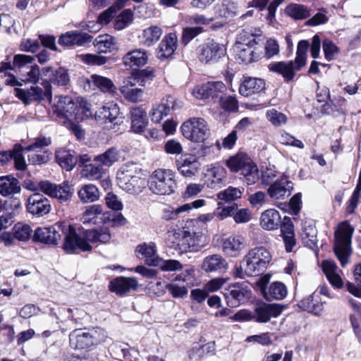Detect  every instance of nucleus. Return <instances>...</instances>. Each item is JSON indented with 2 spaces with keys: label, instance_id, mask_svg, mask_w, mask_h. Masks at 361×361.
I'll use <instances>...</instances> for the list:
<instances>
[{
  "label": "nucleus",
  "instance_id": "obj_1",
  "mask_svg": "<svg viewBox=\"0 0 361 361\" xmlns=\"http://www.w3.org/2000/svg\"><path fill=\"white\" fill-rule=\"evenodd\" d=\"M63 235L62 249L66 253H74L77 250L90 251L92 249L90 243H106L111 239L109 228L86 230L82 236H79L74 226L66 222H58L50 227L37 228L33 235V239L46 244L56 245Z\"/></svg>",
  "mask_w": 361,
  "mask_h": 361
},
{
  "label": "nucleus",
  "instance_id": "obj_2",
  "mask_svg": "<svg viewBox=\"0 0 361 361\" xmlns=\"http://www.w3.org/2000/svg\"><path fill=\"white\" fill-rule=\"evenodd\" d=\"M203 235L200 233L173 229L166 233V243L179 254L195 252L203 246Z\"/></svg>",
  "mask_w": 361,
  "mask_h": 361
},
{
  "label": "nucleus",
  "instance_id": "obj_3",
  "mask_svg": "<svg viewBox=\"0 0 361 361\" xmlns=\"http://www.w3.org/2000/svg\"><path fill=\"white\" fill-rule=\"evenodd\" d=\"M117 180L118 186L131 195L141 193L146 186L141 169L134 163H126L119 169Z\"/></svg>",
  "mask_w": 361,
  "mask_h": 361
},
{
  "label": "nucleus",
  "instance_id": "obj_4",
  "mask_svg": "<svg viewBox=\"0 0 361 361\" xmlns=\"http://www.w3.org/2000/svg\"><path fill=\"white\" fill-rule=\"evenodd\" d=\"M232 173H239L247 185H253L259 179V169L252 159L244 152L230 157L226 161Z\"/></svg>",
  "mask_w": 361,
  "mask_h": 361
},
{
  "label": "nucleus",
  "instance_id": "obj_5",
  "mask_svg": "<svg viewBox=\"0 0 361 361\" xmlns=\"http://www.w3.org/2000/svg\"><path fill=\"white\" fill-rule=\"evenodd\" d=\"M154 77L153 71L142 69L133 73L123 82L120 91L123 97L133 103L141 102L143 99L144 91L142 88L137 87L136 85L145 86V79H152Z\"/></svg>",
  "mask_w": 361,
  "mask_h": 361
},
{
  "label": "nucleus",
  "instance_id": "obj_6",
  "mask_svg": "<svg viewBox=\"0 0 361 361\" xmlns=\"http://www.w3.org/2000/svg\"><path fill=\"white\" fill-rule=\"evenodd\" d=\"M353 227L347 221L339 224L334 233V252L344 267L348 262L351 254V239Z\"/></svg>",
  "mask_w": 361,
  "mask_h": 361
},
{
  "label": "nucleus",
  "instance_id": "obj_7",
  "mask_svg": "<svg viewBox=\"0 0 361 361\" xmlns=\"http://www.w3.org/2000/svg\"><path fill=\"white\" fill-rule=\"evenodd\" d=\"M271 259V254L265 247H257L248 251L242 264L247 276H256L265 270Z\"/></svg>",
  "mask_w": 361,
  "mask_h": 361
},
{
  "label": "nucleus",
  "instance_id": "obj_8",
  "mask_svg": "<svg viewBox=\"0 0 361 361\" xmlns=\"http://www.w3.org/2000/svg\"><path fill=\"white\" fill-rule=\"evenodd\" d=\"M175 178L176 173L171 169H156L150 176L149 188L156 195H170L176 186Z\"/></svg>",
  "mask_w": 361,
  "mask_h": 361
},
{
  "label": "nucleus",
  "instance_id": "obj_9",
  "mask_svg": "<svg viewBox=\"0 0 361 361\" xmlns=\"http://www.w3.org/2000/svg\"><path fill=\"white\" fill-rule=\"evenodd\" d=\"M183 135L194 142H203L209 134V128L202 118H191L185 121L181 127Z\"/></svg>",
  "mask_w": 361,
  "mask_h": 361
},
{
  "label": "nucleus",
  "instance_id": "obj_10",
  "mask_svg": "<svg viewBox=\"0 0 361 361\" xmlns=\"http://www.w3.org/2000/svg\"><path fill=\"white\" fill-rule=\"evenodd\" d=\"M38 188L41 192L57 199L61 203L70 202L73 195V188L66 182L56 185L48 180H42L38 183Z\"/></svg>",
  "mask_w": 361,
  "mask_h": 361
},
{
  "label": "nucleus",
  "instance_id": "obj_11",
  "mask_svg": "<svg viewBox=\"0 0 361 361\" xmlns=\"http://www.w3.org/2000/svg\"><path fill=\"white\" fill-rule=\"evenodd\" d=\"M198 57L204 63H214L226 55L225 47L212 40L200 45L197 48Z\"/></svg>",
  "mask_w": 361,
  "mask_h": 361
},
{
  "label": "nucleus",
  "instance_id": "obj_12",
  "mask_svg": "<svg viewBox=\"0 0 361 361\" xmlns=\"http://www.w3.org/2000/svg\"><path fill=\"white\" fill-rule=\"evenodd\" d=\"M56 99L57 100L54 104V111L58 116L66 118L70 121L73 119L78 120V113L80 109L71 97L59 96Z\"/></svg>",
  "mask_w": 361,
  "mask_h": 361
},
{
  "label": "nucleus",
  "instance_id": "obj_13",
  "mask_svg": "<svg viewBox=\"0 0 361 361\" xmlns=\"http://www.w3.org/2000/svg\"><path fill=\"white\" fill-rule=\"evenodd\" d=\"M255 39L250 40L247 43L238 42L234 47L236 56L238 59L245 63H252L260 59L262 51L257 47H253L257 44Z\"/></svg>",
  "mask_w": 361,
  "mask_h": 361
},
{
  "label": "nucleus",
  "instance_id": "obj_14",
  "mask_svg": "<svg viewBox=\"0 0 361 361\" xmlns=\"http://www.w3.org/2000/svg\"><path fill=\"white\" fill-rule=\"evenodd\" d=\"M44 90L38 86L32 87L30 90L17 88L16 95L25 104H29L33 101H40L51 97L50 85L48 82H44Z\"/></svg>",
  "mask_w": 361,
  "mask_h": 361
},
{
  "label": "nucleus",
  "instance_id": "obj_15",
  "mask_svg": "<svg viewBox=\"0 0 361 361\" xmlns=\"http://www.w3.org/2000/svg\"><path fill=\"white\" fill-rule=\"evenodd\" d=\"M250 295V290L244 283L231 284L224 293L228 304L231 306H238L241 301L248 299Z\"/></svg>",
  "mask_w": 361,
  "mask_h": 361
},
{
  "label": "nucleus",
  "instance_id": "obj_16",
  "mask_svg": "<svg viewBox=\"0 0 361 361\" xmlns=\"http://www.w3.org/2000/svg\"><path fill=\"white\" fill-rule=\"evenodd\" d=\"M26 207L29 213L37 216H42L48 214L51 210V204L49 200L37 192L29 197Z\"/></svg>",
  "mask_w": 361,
  "mask_h": 361
},
{
  "label": "nucleus",
  "instance_id": "obj_17",
  "mask_svg": "<svg viewBox=\"0 0 361 361\" xmlns=\"http://www.w3.org/2000/svg\"><path fill=\"white\" fill-rule=\"evenodd\" d=\"M96 331H83L76 329L70 334V344L75 349H85L93 345L96 342Z\"/></svg>",
  "mask_w": 361,
  "mask_h": 361
},
{
  "label": "nucleus",
  "instance_id": "obj_18",
  "mask_svg": "<svg viewBox=\"0 0 361 361\" xmlns=\"http://www.w3.org/2000/svg\"><path fill=\"white\" fill-rule=\"evenodd\" d=\"M293 184L286 177H281L269 185L268 195L274 200H283L290 195Z\"/></svg>",
  "mask_w": 361,
  "mask_h": 361
},
{
  "label": "nucleus",
  "instance_id": "obj_19",
  "mask_svg": "<svg viewBox=\"0 0 361 361\" xmlns=\"http://www.w3.org/2000/svg\"><path fill=\"white\" fill-rule=\"evenodd\" d=\"M227 172L224 167L215 165L207 169L204 175L205 184L212 189L221 188L225 183Z\"/></svg>",
  "mask_w": 361,
  "mask_h": 361
},
{
  "label": "nucleus",
  "instance_id": "obj_20",
  "mask_svg": "<svg viewBox=\"0 0 361 361\" xmlns=\"http://www.w3.org/2000/svg\"><path fill=\"white\" fill-rule=\"evenodd\" d=\"M283 308L278 304L263 303L258 305L255 310L253 318L259 323L268 322L271 317H277L282 312Z\"/></svg>",
  "mask_w": 361,
  "mask_h": 361
},
{
  "label": "nucleus",
  "instance_id": "obj_21",
  "mask_svg": "<svg viewBox=\"0 0 361 361\" xmlns=\"http://www.w3.org/2000/svg\"><path fill=\"white\" fill-rule=\"evenodd\" d=\"M177 169L184 177L191 178L195 176L200 169V163L196 157L191 154L181 156L176 161Z\"/></svg>",
  "mask_w": 361,
  "mask_h": 361
},
{
  "label": "nucleus",
  "instance_id": "obj_22",
  "mask_svg": "<svg viewBox=\"0 0 361 361\" xmlns=\"http://www.w3.org/2000/svg\"><path fill=\"white\" fill-rule=\"evenodd\" d=\"M262 292L267 300H282L287 295V288L286 286L281 282H274L271 283L269 287H266V283L268 282V279L265 277L261 280Z\"/></svg>",
  "mask_w": 361,
  "mask_h": 361
},
{
  "label": "nucleus",
  "instance_id": "obj_23",
  "mask_svg": "<svg viewBox=\"0 0 361 361\" xmlns=\"http://www.w3.org/2000/svg\"><path fill=\"white\" fill-rule=\"evenodd\" d=\"M265 89L264 80L257 78L246 77L239 87V93L243 97L258 94Z\"/></svg>",
  "mask_w": 361,
  "mask_h": 361
},
{
  "label": "nucleus",
  "instance_id": "obj_24",
  "mask_svg": "<svg viewBox=\"0 0 361 361\" xmlns=\"http://www.w3.org/2000/svg\"><path fill=\"white\" fill-rule=\"evenodd\" d=\"M138 282L134 277H117L110 281L109 288L111 292L123 295L131 290H135Z\"/></svg>",
  "mask_w": 361,
  "mask_h": 361
},
{
  "label": "nucleus",
  "instance_id": "obj_25",
  "mask_svg": "<svg viewBox=\"0 0 361 361\" xmlns=\"http://www.w3.org/2000/svg\"><path fill=\"white\" fill-rule=\"evenodd\" d=\"M147 61L148 52L141 48L129 51L123 57V64L132 68L144 66Z\"/></svg>",
  "mask_w": 361,
  "mask_h": 361
},
{
  "label": "nucleus",
  "instance_id": "obj_26",
  "mask_svg": "<svg viewBox=\"0 0 361 361\" xmlns=\"http://www.w3.org/2000/svg\"><path fill=\"white\" fill-rule=\"evenodd\" d=\"M245 238L240 235H231L222 243L224 252L229 257H236L245 247Z\"/></svg>",
  "mask_w": 361,
  "mask_h": 361
},
{
  "label": "nucleus",
  "instance_id": "obj_27",
  "mask_svg": "<svg viewBox=\"0 0 361 361\" xmlns=\"http://www.w3.org/2000/svg\"><path fill=\"white\" fill-rule=\"evenodd\" d=\"M120 114L119 107L117 104L110 102L101 107L94 113L95 119L104 121L109 123H114V125L118 124V116Z\"/></svg>",
  "mask_w": 361,
  "mask_h": 361
},
{
  "label": "nucleus",
  "instance_id": "obj_28",
  "mask_svg": "<svg viewBox=\"0 0 361 361\" xmlns=\"http://www.w3.org/2000/svg\"><path fill=\"white\" fill-rule=\"evenodd\" d=\"M177 47V37L173 33H169L164 36L157 50V56L161 60L171 56Z\"/></svg>",
  "mask_w": 361,
  "mask_h": 361
},
{
  "label": "nucleus",
  "instance_id": "obj_29",
  "mask_svg": "<svg viewBox=\"0 0 361 361\" xmlns=\"http://www.w3.org/2000/svg\"><path fill=\"white\" fill-rule=\"evenodd\" d=\"M92 37L84 32H68L62 35L59 44L64 46H83L92 40Z\"/></svg>",
  "mask_w": 361,
  "mask_h": 361
},
{
  "label": "nucleus",
  "instance_id": "obj_30",
  "mask_svg": "<svg viewBox=\"0 0 361 361\" xmlns=\"http://www.w3.org/2000/svg\"><path fill=\"white\" fill-rule=\"evenodd\" d=\"M131 129L135 133L145 132L148 121L147 114L142 107L136 106L130 109Z\"/></svg>",
  "mask_w": 361,
  "mask_h": 361
},
{
  "label": "nucleus",
  "instance_id": "obj_31",
  "mask_svg": "<svg viewBox=\"0 0 361 361\" xmlns=\"http://www.w3.org/2000/svg\"><path fill=\"white\" fill-rule=\"evenodd\" d=\"M281 224V217L279 212L274 209H269L262 213L260 226L267 231L278 229Z\"/></svg>",
  "mask_w": 361,
  "mask_h": 361
},
{
  "label": "nucleus",
  "instance_id": "obj_32",
  "mask_svg": "<svg viewBox=\"0 0 361 361\" xmlns=\"http://www.w3.org/2000/svg\"><path fill=\"white\" fill-rule=\"evenodd\" d=\"M228 268L226 260L220 255L206 257L202 262V269L206 272H221Z\"/></svg>",
  "mask_w": 361,
  "mask_h": 361
},
{
  "label": "nucleus",
  "instance_id": "obj_33",
  "mask_svg": "<svg viewBox=\"0 0 361 361\" xmlns=\"http://www.w3.org/2000/svg\"><path fill=\"white\" fill-rule=\"evenodd\" d=\"M42 75L44 77V81H50L59 85H66L69 81V77L67 71L62 68L54 70L50 66L42 68Z\"/></svg>",
  "mask_w": 361,
  "mask_h": 361
},
{
  "label": "nucleus",
  "instance_id": "obj_34",
  "mask_svg": "<svg viewBox=\"0 0 361 361\" xmlns=\"http://www.w3.org/2000/svg\"><path fill=\"white\" fill-rule=\"evenodd\" d=\"M162 29L157 25H151L142 30L138 38L141 44L145 47H152L156 44L162 35Z\"/></svg>",
  "mask_w": 361,
  "mask_h": 361
},
{
  "label": "nucleus",
  "instance_id": "obj_35",
  "mask_svg": "<svg viewBox=\"0 0 361 361\" xmlns=\"http://www.w3.org/2000/svg\"><path fill=\"white\" fill-rule=\"evenodd\" d=\"M299 306L303 310L319 315L322 312L323 302L321 301L319 294L313 293L303 298L299 303Z\"/></svg>",
  "mask_w": 361,
  "mask_h": 361
},
{
  "label": "nucleus",
  "instance_id": "obj_36",
  "mask_svg": "<svg viewBox=\"0 0 361 361\" xmlns=\"http://www.w3.org/2000/svg\"><path fill=\"white\" fill-rule=\"evenodd\" d=\"M322 270L325 274L330 283L336 287L341 288L343 286V281L338 274V267L332 260H324L322 262Z\"/></svg>",
  "mask_w": 361,
  "mask_h": 361
},
{
  "label": "nucleus",
  "instance_id": "obj_37",
  "mask_svg": "<svg viewBox=\"0 0 361 361\" xmlns=\"http://www.w3.org/2000/svg\"><path fill=\"white\" fill-rule=\"evenodd\" d=\"M20 186L17 178L11 176L0 177V194L4 197L19 193Z\"/></svg>",
  "mask_w": 361,
  "mask_h": 361
},
{
  "label": "nucleus",
  "instance_id": "obj_38",
  "mask_svg": "<svg viewBox=\"0 0 361 361\" xmlns=\"http://www.w3.org/2000/svg\"><path fill=\"white\" fill-rule=\"evenodd\" d=\"M294 61L288 63L280 61L271 63L269 65V71L281 75L286 81L292 80L295 76Z\"/></svg>",
  "mask_w": 361,
  "mask_h": 361
},
{
  "label": "nucleus",
  "instance_id": "obj_39",
  "mask_svg": "<svg viewBox=\"0 0 361 361\" xmlns=\"http://www.w3.org/2000/svg\"><path fill=\"white\" fill-rule=\"evenodd\" d=\"M93 45L99 53H111L116 49V39L110 35H101L97 37Z\"/></svg>",
  "mask_w": 361,
  "mask_h": 361
},
{
  "label": "nucleus",
  "instance_id": "obj_40",
  "mask_svg": "<svg viewBox=\"0 0 361 361\" xmlns=\"http://www.w3.org/2000/svg\"><path fill=\"white\" fill-rule=\"evenodd\" d=\"M59 164L66 171H71L78 162L77 157L69 150L59 149L56 152Z\"/></svg>",
  "mask_w": 361,
  "mask_h": 361
},
{
  "label": "nucleus",
  "instance_id": "obj_41",
  "mask_svg": "<svg viewBox=\"0 0 361 361\" xmlns=\"http://www.w3.org/2000/svg\"><path fill=\"white\" fill-rule=\"evenodd\" d=\"M350 304L353 310L350 316V321L354 333L361 341V304L354 300H350Z\"/></svg>",
  "mask_w": 361,
  "mask_h": 361
},
{
  "label": "nucleus",
  "instance_id": "obj_42",
  "mask_svg": "<svg viewBox=\"0 0 361 361\" xmlns=\"http://www.w3.org/2000/svg\"><path fill=\"white\" fill-rule=\"evenodd\" d=\"M78 195L82 202L90 203L99 200V191L94 185L86 184L78 190Z\"/></svg>",
  "mask_w": 361,
  "mask_h": 361
},
{
  "label": "nucleus",
  "instance_id": "obj_43",
  "mask_svg": "<svg viewBox=\"0 0 361 361\" xmlns=\"http://www.w3.org/2000/svg\"><path fill=\"white\" fill-rule=\"evenodd\" d=\"M136 252L140 255L142 257L145 258V262L147 264L152 266V262L159 257L157 255L156 245L154 243H143L137 245Z\"/></svg>",
  "mask_w": 361,
  "mask_h": 361
},
{
  "label": "nucleus",
  "instance_id": "obj_44",
  "mask_svg": "<svg viewBox=\"0 0 361 361\" xmlns=\"http://www.w3.org/2000/svg\"><path fill=\"white\" fill-rule=\"evenodd\" d=\"M120 159V153L115 147L108 149L104 153L95 156L94 161L103 166H111Z\"/></svg>",
  "mask_w": 361,
  "mask_h": 361
},
{
  "label": "nucleus",
  "instance_id": "obj_45",
  "mask_svg": "<svg viewBox=\"0 0 361 361\" xmlns=\"http://www.w3.org/2000/svg\"><path fill=\"white\" fill-rule=\"evenodd\" d=\"M244 188L229 186L226 189L220 191L217 195V199L224 202L235 201L241 198Z\"/></svg>",
  "mask_w": 361,
  "mask_h": 361
},
{
  "label": "nucleus",
  "instance_id": "obj_46",
  "mask_svg": "<svg viewBox=\"0 0 361 361\" xmlns=\"http://www.w3.org/2000/svg\"><path fill=\"white\" fill-rule=\"evenodd\" d=\"M91 82L103 92L113 93L115 92L116 87L113 82L108 78L94 74L91 75Z\"/></svg>",
  "mask_w": 361,
  "mask_h": 361
},
{
  "label": "nucleus",
  "instance_id": "obj_47",
  "mask_svg": "<svg viewBox=\"0 0 361 361\" xmlns=\"http://www.w3.org/2000/svg\"><path fill=\"white\" fill-rule=\"evenodd\" d=\"M317 229L313 224L304 223L301 236L308 246L312 247L316 245L317 241Z\"/></svg>",
  "mask_w": 361,
  "mask_h": 361
},
{
  "label": "nucleus",
  "instance_id": "obj_48",
  "mask_svg": "<svg viewBox=\"0 0 361 361\" xmlns=\"http://www.w3.org/2000/svg\"><path fill=\"white\" fill-rule=\"evenodd\" d=\"M152 266L159 267L160 269L164 271H175L181 270L183 268L182 264L176 259H163L159 258L154 262H152Z\"/></svg>",
  "mask_w": 361,
  "mask_h": 361
},
{
  "label": "nucleus",
  "instance_id": "obj_49",
  "mask_svg": "<svg viewBox=\"0 0 361 361\" xmlns=\"http://www.w3.org/2000/svg\"><path fill=\"white\" fill-rule=\"evenodd\" d=\"M310 44L307 40H300L297 47V56L294 61L296 68L300 70L306 63L307 52Z\"/></svg>",
  "mask_w": 361,
  "mask_h": 361
},
{
  "label": "nucleus",
  "instance_id": "obj_50",
  "mask_svg": "<svg viewBox=\"0 0 361 361\" xmlns=\"http://www.w3.org/2000/svg\"><path fill=\"white\" fill-rule=\"evenodd\" d=\"M12 232L15 239L27 241L31 236L32 229L29 225L18 222L13 227Z\"/></svg>",
  "mask_w": 361,
  "mask_h": 361
},
{
  "label": "nucleus",
  "instance_id": "obj_51",
  "mask_svg": "<svg viewBox=\"0 0 361 361\" xmlns=\"http://www.w3.org/2000/svg\"><path fill=\"white\" fill-rule=\"evenodd\" d=\"M102 212L101 205L93 204L86 209L81 219L83 224H96L98 216L102 214Z\"/></svg>",
  "mask_w": 361,
  "mask_h": 361
},
{
  "label": "nucleus",
  "instance_id": "obj_52",
  "mask_svg": "<svg viewBox=\"0 0 361 361\" xmlns=\"http://www.w3.org/2000/svg\"><path fill=\"white\" fill-rule=\"evenodd\" d=\"M170 111V107L166 104H156L152 107L149 112L151 120L154 123H160L164 116H166Z\"/></svg>",
  "mask_w": 361,
  "mask_h": 361
},
{
  "label": "nucleus",
  "instance_id": "obj_53",
  "mask_svg": "<svg viewBox=\"0 0 361 361\" xmlns=\"http://www.w3.org/2000/svg\"><path fill=\"white\" fill-rule=\"evenodd\" d=\"M40 78L44 80V77L42 75V69L40 70L36 64L32 65L27 73H21V80L25 82L36 84Z\"/></svg>",
  "mask_w": 361,
  "mask_h": 361
},
{
  "label": "nucleus",
  "instance_id": "obj_54",
  "mask_svg": "<svg viewBox=\"0 0 361 361\" xmlns=\"http://www.w3.org/2000/svg\"><path fill=\"white\" fill-rule=\"evenodd\" d=\"M286 11L292 18L300 20L308 18L310 11L304 5L292 4L287 7Z\"/></svg>",
  "mask_w": 361,
  "mask_h": 361
},
{
  "label": "nucleus",
  "instance_id": "obj_55",
  "mask_svg": "<svg viewBox=\"0 0 361 361\" xmlns=\"http://www.w3.org/2000/svg\"><path fill=\"white\" fill-rule=\"evenodd\" d=\"M78 58L88 66H102L108 61L107 57L93 54H80Z\"/></svg>",
  "mask_w": 361,
  "mask_h": 361
},
{
  "label": "nucleus",
  "instance_id": "obj_56",
  "mask_svg": "<svg viewBox=\"0 0 361 361\" xmlns=\"http://www.w3.org/2000/svg\"><path fill=\"white\" fill-rule=\"evenodd\" d=\"M238 6L231 0H224L219 6L218 12L220 16L225 18H232L236 16Z\"/></svg>",
  "mask_w": 361,
  "mask_h": 361
},
{
  "label": "nucleus",
  "instance_id": "obj_57",
  "mask_svg": "<svg viewBox=\"0 0 361 361\" xmlns=\"http://www.w3.org/2000/svg\"><path fill=\"white\" fill-rule=\"evenodd\" d=\"M219 106L225 111L235 112L238 109V102L235 97L222 95L219 98Z\"/></svg>",
  "mask_w": 361,
  "mask_h": 361
},
{
  "label": "nucleus",
  "instance_id": "obj_58",
  "mask_svg": "<svg viewBox=\"0 0 361 361\" xmlns=\"http://www.w3.org/2000/svg\"><path fill=\"white\" fill-rule=\"evenodd\" d=\"M133 20V14L129 9L123 11L117 17L116 21V28L118 30H122L128 25H130Z\"/></svg>",
  "mask_w": 361,
  "mask_h": 361
},
{
  "label": "nucleus",
  "instance_id": "obj_59",
  "mask_svg": "<svg viewBox=\"0 0 361 361\" xmlns=\"http://www.w3.org/2000/svg\"><path fill=\"white\" fill-rule=\"evenodd\" d=\"M222 202L217 203V208L214 211L215 219L217 221H223L228 216L233 215L235 212L234 206L222 207Z\"/></svg>",
  "mask_w": 361,
  "mask_h": 361
},
{
  "label": "nucleus",
  "instance_id": "obj_60",
  "mask_svg": "<svg viewBox=\"0 0 361 361\" xmlns=\"http://www.w3.org/2000/svg\"><path fill=\"white\" fill-rule=\"evenodd\" d=\"M85 176L90 180H98L102 178L104 171L101 166L89 164L85 166L83 169Z\"/></svg>",
  "mask_w": 361,
  "mask_h": 361
},
{
  "label": "nucleus",
  "instance_id": "obj_61",
  "mask_svg": "<svg viewBox=\"0 0 361 361\" xmlns=\"http://www.w3.org/2000/svg\"><path fill=\"white\" fill-rule=\"evenodd\" d=\"M35 57L26 54H16L13 56V67L20 71L27 65L32 63Z\"/></svg>",
  "mask_w": 361,
  "mask_h": 361
},
{
  "label": "nucleus",
  "instance_id": "obj_62",
  "mask_svg": "<svg viewBox=\"0 0 361 361\" xmlns=\"http://www.w3.org/2000/svg\"><path fill=\"white\" fill-rule=\"evenodd\" d=\"M204 31L202 27H188L183 29L182 32V42L184 44H188L198 35Z\"/></svg>",
  "mask_w": 361,
  "mask_h": 361
},
{
  "label": "nucleus",
  "instance_id": "obj_63",
  "mask_svg": "<svg viewBox=\"0 0 361 361\" xmlns=\"http://www.w3.org/2000/svg\"><path fill=\"white\" fill-rule=\"evenodd\" d=\"M323 50L325 58L327 61H330L334 59L336 54L338 53V48L330 39H326L323 42Z\"/></svg>",
  "mask_w": 361,
  "mask_h": 361
},
{
  "label": "nucleus",
  "instance_id": "obj_64",
  "mask_svg": "<svg viewBox=\"0 0 361 361\" xmlns=\"http://www.w3.org/2000/svg\"><path fill=\"white\" fill-rule=\"evenodd\" d=\"M267 117L273 125L276 126L284 124L287 121V118L286 115L277 111L275 109H271L267 111Z\"/></svg>",
  "mask_w": 361,
  "mask_h": 361
}]
</instances>
